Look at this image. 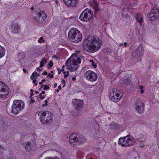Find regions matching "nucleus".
Here are the masks:
<instances>
[{"label": "nucleus", "instance_id": "45", "mask_svg": "<svg viewBox=\"0 0 159 159\" xmlns=\"http://www.w3.org/2000/svg\"><path fill=\"white\" fill-rule=\"evenodd\" d=\"M107 51L108 52V53H110L111 52V50L110 49H107Z\"/></svg>", "mask_w": 159, "mask_h": 159}, {"label": "nucleus", "instance_id": "55", "mask_svg": "<svg viewBox=\"0 0 159 159\" xmlns=\"http://www.w3.org/2000/svg\"><path fill=\"white\" fill-rule=\"evenodd\" d=\"M23 70L24 72L26 73V69L25 68L23 69Z\"/></svg>", "mask_w": 159, "mask_h": 159}, {"label": "nucleus", "instance_id": "1", "mask_svg": "<svg viewBox=\"0 0 159 159\" xmlns=\"http://www.w3.org/2000/svg\"><path fill=\"white\" fill-rule=\"evenodd\" d=\"M102 43L101 40L97 37L90 36L85 40L83 48L87 52L93 53L100 48Z\"/></svg>", "mask_w": 159, "mask_h": 159}, {"label": "nucleus", "instance_id": "36", "mask_svg": "<svg viewBox=\"0 0 159 159\" xmlns=\"http://www.w3.org/2000/svg\"><path fill=\"white\" fill-rule=\"evenodd\" d=\"M93 6L94 7V9H95V10H97L98 8V5L97 3H95L94 5H93Z\"/></svg>", "mask_w": 159, "mask_h": 159}, {"label": "nucleus", "instance_id": "34", "mask_svg": "<svg viewBox=\"0 0 159 159\" xmlns=\"http://www.w3.org/2000/svg\"><path fill=\"white\" fill-rule=\"evenodd\" d=\"M43 89L44 90L49 89H50V87L48 86V85L45 84L44 86Z\"/></svg>", "mask_w": 159, "mask_h": 159}, {"label": "nucleus", "instance_id": "46", "mask_svg": "<svg viewBox=\"0 0 159 159\" xmlns=\"http://www.w3.org/2000/svg\"><path fill=\"white\" fill-rule=\"evenodd\" d=\"M143 86L142 85L139 86V89L140 90H143Z\"/></svg>", "mask_w": 159, "mask_h": 159}, {"label": "nucleus", "instance_id": "49", "mask_svg": "<svg viewBox=\"0 0 159 159\" xmlns=\"http://www.w3.org/2000/svg\"><path fill=\"white\" fill-rule=\"evenodd\" d=\"M55 2L57 4H58L59 3V0H54Z\"/></svg>", "mask_w": 159, "mask_h": 159}, {"label": "nucleus", "instance_id": "18", "mask_svg": "<svg viewBox=\"0 0 159 159\" xmlns=\"http://www.w3.org/2000/svg\"><path fill=\"white\" fill-rule=\"evenodd\" d=\"M122 95H119V96H118V95H116L114 96L113 97H111L109 98L112 101L115 102H118L120 99L121 98Z\"/></svg>", "mask_w": 159, "mask_h": 159}, {"label": "nucleus", "instance_id": "17", "mask_svg": "<svg viewBox=\"0 0 159 159\" xmlns=\"http://www.w3.org/2000/svg\"><path fill=\"white\" fill-rule=\"evenodd\" d=\"M135 18L136 20L139 23H142L143 21V18L141 15L140 13H137L135 15Z\"/></svg>", "mask_w": 159, "mask_h": 159}, {"label": "nucleus", "instance_id": "39", "mask_svg": "<svg viewBox=\"0 0 159 159\" xmlns=\"http://www.w3.org/2000/svg\"><path fill=\"white\" fill-rule=\"evenodd\" d=\"M48 75L51 79H52L53 78V75H52V74H51L50 73L48 74Z\"/></svg>", "mask_w": 159, "mask_h": 159}, {"label": "nucleus", "instance_id": "33", "mask_svg": "<svg viewBox=\"0 0 159 159\" xmlns=\"http://www.w3.org/2000/svg\"><path fill=\"white\" fill-rule=\"evenodd\" d=\"M45 41L43 40V37H41L38 40V42L39 43H41L42 42H44Z\"/></svg>", "mask_w": 159, "mask_h": 159}, {"label": "nucleus", "instance_id": "20", "mask_svg": "<svg viewBox=\"0 0 159 159\" xmlns=\"http://www.w3.org/2000/svg\"><path fill=\"white\" fill-rule=\"evenodd\" d=\"M152 11H151L150 13H148L147 14V16L148 18H150V17H152V16H155L159 15V11H153V12H152Z\"/></svg>", "mask_w": 159, "mask_h": 159}, {"label": "nucleus", "instance_id": "7", "mask_svg": "<svg viewBox=\"0 0 159 159\" xmlns=\"http://www.w3.org/2000/svg\"><path fill=\"white\" fill-rule=\"evenodd\" d=\"M9 93V88L4 83L0 81V97H6Z\"/></svg>", "mask_w": 159, "mask_h": 159}, {"label": "nucleus", "instance_id": "63", "mask_svg": "<svg viewBox=\"0 0 159 159\" xmlns=\"http://www.w3.org/2000/svg\"><path fill=\"white\" fill-rule=\"evenodd\" d=\"M45 91H43L42 92V94H44L45 93Z\"/></svg>", "mask_w": 159, "mask_h": 159}, {"label": "nucleus", "instance_id": "2", "mask_svg": "<svg viewBox=\"0 0 159 159\" xmlns=\"http://www.w3.org/2000/svg\"><path fill=\"white\" fill-rule=\"evenodd\" d=\"M68 38L70 41L73 43H78L82 39V35L77 29L73 28L69 30Z\"/></svg>", "mask_w": 159, "mask_h": 159}, {"label": "nucleus", "instance_id": "38", "mask_svg": "<svg viewBox=\"0 0 159 159\" xmlns=\"http://www.w3.org/2000/svg\"><path fill=\"white\" fill-rule=\"evenodd\" d=\"M37 74V73L36 72L34 71L32 73V76L33 77H35Z\"/></svg>", "mask_w": 159, "mask_h": 159}, {"label": "nucleus", "instance_id": "19", "mask_svg": "<svg viewBox=\"0 0 159 159\" xmlns=\"http://www.w3.org/2000/svg\"><path fill=\"white\" fill-rule=\"evenodd\" d=\"M143 50L142 49V48L141 46H139L136 51V55L138 57L140 56L143 54Z\"/></svg>", "mask_w": 159, "mask_h": 159}, {"label": "nucleus", "instance_id": "9", "mask_svg": "<svg viewBox=\"0 0 159 159\" xmlns=\"http://www.w3.org/2000/svg\"><path fill=\"white\" fill-rule=\"evenodd\" d=\"M72 103L76 110V115L78 116L80 112L81 109L83 106V102L78 99H74L73 100Z\"/></svg>", "mask_w": 159, "mask_h": 159}, {"label": "nucleus", "instance_id": "59", "mask_svg": "<svg viewBox=\"0 0 159 159\" xmlns=\"http://www.w3.org/2000/svg\"><path fill=\"white\" fill-rule=\"evenodd\" d=\"M140 93L141 94H143L144 93V90L143 89L141 90Z\"/></svg>", "mask_w": 159, "mask_h": 159}, {"label": "nucleus", "instance_id": "31", "mask_svg": "<svg viewBox=\"0 0 159 159\" xmlns=\"http://www.w3.org/2000/svg\"><path fill=\"white\" fill-rule=\"evenodd\" d=\"M90 62H91V65L93 66L95 68H96L97 66V65L95 64V62L93 60H90Z\"/></svg>", "mask_w": 159, "mask_h": 159}, {"label": "nucleus", "instance_id": "21", "mask_svg": "<svg viewBox=\"0 0 159 159\" xmlns=\"http://www.w3.org/2000/svg\"><path fill=\"white\" fill-rule=\"evenodd\" d=\"M25 150L27 151H30V150H31V143L30 142H27L25 146Z\"/></svg>", "mask_w": 159, "mask_h": 159}, {"label": "nucleus", "instance_id": "30", "mask_svg": "<svg viewBox=\"0 0 159 159\" xmlns=\"http://www.w3.org/2000/svg\"><path fill=\"white\" fill-rule=\"evenodd\" d=\"M76 58L77 57H74V59H75V60H76V64H77V63H78V64H80L81 62V59L80 57H77V58L75 59V58Z\"/></svg>", "mask_w": 159, "mask_h": 159}, {"label": "nucleus", "instance_id": "5", "mask_svg": "<svg viewBox=\"0 0 159 159\" xmlns=\"http://www.w3.org/2000/svg\"><path fill=\"white\" fill-rule=\"evenodd\" d=\"M118 144L121 145L122 146L126 147L133 146L135 143V139L130 135H128L123 138H121L119 139Z\"/></svg>", "mask_w": 159, "mask_h": 159}, {"label": "nucleus", "instance_id": "43", "mask_svg": "<svg viewBox=\"0 0 159 159\" xmlns=\"http://www.w3.org/2000/svg\"><path fill=\"white\" fill-rule=\"evenodd\" d=\"M62 83H63L64 84L63 86V87H64L65 86V81L64 80H62L61 81Z\"/></svg>", "mask_w": 159, "mask_h": 159}, {"label": "nucleus", "instance_id": "64", "mask_svg": "<svg viewBox=\"0 0 159 159\" xmlns=\"http://www.w3.org/2000/svg\"><path fill=\"white\" fill-rule=\"evenodd\" d=\"M30 91L31 92V93H33L34 92V90L32 89L30 90Z\"/></svg>", "mask_w": 159, "mask_h": 159}, {"label": "nucleus", "instance_id": "58", "mask_svg": "<svg viewBox=\"0 0 159 159\" xmlns=\"http://www.w3.org/2000/svg\"><path fill=\"white\" fill-rule=\"evenodd\" d=\"M39 84L41 85H43V83H42L41 81L40 82H39Z\"/></svg>", "mask_w": 159, "mask_h": 159}, {"label": "nucleus", "instance_id": "57", "mask_svg": "<svg viewBox=\"0 0 159 159\" xmlns=\"http://www.w3.org/2000/svg\"><path fill=\"white\" fill-rule=\"evenodd\" d=\"M32 75H31V77H30V79H31V80H34V79H35V78H34V77H32Z\"/></svg>", "mask_w": 159, "mask_h": 159}, {"label": "nucleus", "instance_id": "4", "mask_svg": "<svg viewBox=\"0 0 159 159\" xmlns=\"http://www.w3.org/2000/svg\"><path fill=\"white\" fill-rule=\"evenodd\" d=\"M69 141L73 145H77L83 144L86 139L82 135L77 133L72 134L69 136Z\"/></svg>", "mask_w": 159, "mask_h": 159}, {"label": "nucleus", "instance_id": "50", "mask_svg": "<svg viewBox=\"0 0 159 159\" xmlns=\"http://www.w3.org/2000/svg\"><path fill=\"white\" fill-rule=\"evenodd\" d=\"M43 85H41L40 88L39 89V91L41 90L42 89V88L43 87Z\"/></svg>", "mask_w": 159, "mask_h": 159}, {"label": "nucleus", "instance_id": "22", "mask_svg": "<svg viewBox=\"0 0 159 159\" xmlns=\"http://www.w3.org/2000/svg\"><path fill=\"white\" fill-rule=\"evenodd\" d=\"M130 79L128 77H126L123 80V83L126 86H128L130 84Z\"/></svg>", "mask_w": 159, "mask_h": 159}, {"label": "nucleus", "instance_id": "3", "mask_svg": "<svg viewBox=\"0 0 159 159\" xmlns=\"http://www.w3.org/2000/svg\"><path fill=\"white\" fill-rule=\"evenodd\" d=\"M38 116L41 122L43 124L50 123L52 121V115L48 111H41L38 113Z\"/></svg>", "mask_w": 159, "mask_h": 159}, {"label": "nucleus", "instance_id": "12", "mask_svg": "<svg viewBox=\"0 0 159 159\" xmlns=\"http://www.w3.org/2000/svg\"><path fill=\"white\" fill-rule=\"evenodd\" d=\"M74 57H76V54H74L69 58L66 61V65L68 66H72V64L74 66H77L76 60L74 59Z\"/></svg>", "mask_w": 159, "mask_h": 159}, {"label": "nucleus", "instance_id": "15", "mask_svg": "<svg viewBox=\"0 0 159 159\" xmlns=\"http://www.w3.org/2000/svg\"><path fill=\"white\" fill-rule=\"evenodd\" d=\"M85 11H83V12L80 14V17L79 19L83 21H88L87 18L88 17V13L87 12H85Z\"/></svg>", "mask_w": 159, "mask_h": 159}, {"label": "nucleus", "instance_id": "40", "mask_svg": "<svg viewBox=\"0 0 159 159\" xmlns=\"http://www.w3.org/2000/svg\"><path fill=\"white\" fill-rule=\"evenodd\" d=\"M57 70L58 71V74H60L61 73V70L59 68H57Z\"/></svg>", "mask_w": 159, "mask_h": 159}, {"label": "nucleus", "instance_id": "6", "mask_svg": "<svg viewBox=\"0 0 159 159\" xmlns=\"http://www.w3.org/2000/svg\"><path fill=\"white\" fill-rule=\"evenodd\" d=\"M24 102L21 100H14L11 107L12 112L14 114H18L19 111L24 108Z\"/></svg>", "mask_w": 159, "mask_h": 159}, {"label": "nucleus", "instance_id": "14", "mask_svg": "<svg viewBox=\"0 0 159 159\" xmlns=\"http://www.w3.org/2000/svg\"><path fill=\"white\" fill-rule=\"evenodd\" d=\"M65 4L68 7H74L76 6L78 0H63Z\"/></svg>", "mask_w": 159, "mask_h": 159}, {"label": "nucleus", "instance_id": "56", "mask_svg": "<svg viewBox=\"0 0 159 159\" xmlns=\"http://www.w3.org/2000/svg\"><path fill=\"white\" fill-rule=\"evenodd\" d=\"M58 89L61 90V87L60 85H59L58 86Z\"/></svg>", "mask_w": 159, "mask_h": 159}, {"label": "nucleus", "instance_id": "48", "mask_svg": "<svg viewBox=\"0 0 159 159\" xmlns=\"http://www.w3.org/2000/svg\"><path fill=\"white\" fill-rule=\"evenodd\" d=\"M44 98H45V95H44L43 96H42V97H40V98L41 99H43Z\"/></svg>", "mask_w": 159, "mask_h": 159}, {"label": "nucleus", "instance_id": "25", "mask_svg": "<svg viewBox=\"0 0 159 159\" xmlns=\"http://www.w3.org/2000/svg\"><path fill=\"white\" fill-rule=\"evenodd\" d=\"M47 62V60L45 58H43L40 62L39 67L42 68L43 67L44 64H45Z\"/></svg>", "mask_w": 159, "mask_h": 159}, {"label": "nucleus", "instance_id": "44", "mask_svg": "<svg viewBox=\"0 0 159 159\" xmlns=\"http://www.w3.org/2000/svg\"><path fill=\"white\" fill-rule=\"evenodd\" d=\"M42 74L46 75L48 74V73L45 71H44L42 73Z\"/></svg>", "mask_w": 159, "mask_h": 159}, {"label": "nucleus", "instance_id": "29", "mask_svg": "<svg viewBox=\"0 0 159 159\" xmlns=\"http://www.w3.org/2000/svg\"><path fill=\"white\" fill-rule=\"evenodd\" d=\"M3 125V128H4L6 129L8 127V122L7 121H2Z\"/></svg>", "mask_w": 159, "mask_h": 159}, {"label": "nucleus", "instance_id": "8", "mask_svg": "<svg viewBox=\"0 0 159 159\" xmlns=\"http://www.w3.org/2000/svg\"><path fill=\"white\" fill-rule=\"evenodd\" d=\"M84 77L87 80L91 82H94L97 80L98 75L93 71L89 70L84 73Z\"/></svg>", "mask_w": 159, "mask_h": 159}, {"label": "nucleus", "instance_id": "53", "mask_svg": "<svg viewBox=\"0 0 159 159\" xmlns=\"http://www.w3.org/2000/svg\"><path fill=\"white\" fill-rule=\"evenodd\" d=\"M57 86V83H55L54 84V88H56Z\"/></svg>", "mask_w": 159, "mask_h": 159}, {"label": "nucleus", "instance_id": "11", "mask_svg": "<svg viewBox=\"0 0 159 159\" xmlns=\"http://www.w3.org/2000/svg\"><path fill=\"white\" fill-rule=\"evenodd\" d=\"M47 17V15L44 12L41 11L38 12L36 15L35 20L37 23H42L44 21Z\"/></svg>", "mask_w": 159, "mask_h": 159}, {"label": "nucleus", "instance_id": "54", "mask_svg": "<svg viewBox=\"0 0 159 159\" xmlns=\"http://www.w3.org/2000/svg\"><path fill=\"white\" fill-rule=\"evenodd\" d=\"M46 81V80L45 79H43L42 80H41V82L43 83V82H45V81Z\"/></svg>", "mask_w": 159, "mask_h": 159}, {"label": "nucleus", "instance_id": "16", "mask_svg": "<svg viewBox=\"0 0 159 159\" xmlns=\"http://www.w3.org/2000/svg\"><path fill=\"white\" fill-rule=\"evenodd\" d=\"M120 91L116 89H114L111 90V92H110L109 95V98L113 97L114 96L118 95V96L120 95Z\"/></svg>", "mask_w": 159, "mask_h": 159}, {"label": "nucleus", "instance_id": "13", "mask_svg": "<svg viewBox=\"0 0 159 159\" xmlns=\"http://www.w3.org/2000/svg\"><path fill=\"white\" fill-rule=\"evenodd\" d=\"M11 32L14 34H18L20 32V26L17 23H13L11 25Z\"/></svg>", "mask_w": 159, "mask_h": 159}, {"label": "nucleus", "instance_id": "47", "mask_svg": "<svg viewBox=\"0 0 159 159\" xmlns=\"http://www.w3.org/2000/svg\"><path fill=\"white\" fill-rule=\"evenodd\" d=\"M68 76H69V74H65V75H64V77L65 78H66Z\"/></svg>", "mask_w": 159, "mask_h": 159}, {"label": "nucleus", "instance_id": "42", "mask_svg": "<svg viewBox=\"0 0 159 159\" xmlns=\"http://www.w3.org/2000/svg\"><path fill=\"white\" fill-rule=\"evenodd\" d=\"M36 80H33V82L34 84H35V86H36L38 85L37 83H36Z\"/></svg>", "mask_w": 159, "mask_h": 159}, {"label": "nucleus", "instance_id": "24", "mask_svg": "<svg viewBox=\"0 0 159 159\" xmlns=\"http://www.w3.org/2000/svg\"><path fill=\"white\" fill-rule=\"evenodd\" d=\"M5 52V49L4 48L0 45V58L4 55Z\"/></svg>", "mask_w": 159, "mask_h": 159}, {"label": "nucleus", "instance_id": "51", "mask_svg": "<svg viewBox=\"0 0 159 159\" xmlns=\"http://www.w3.org/2000/svg\"><path fill=\"white\" fill-rule=\"evenodd\" d=\"M40 68H39V67H38L36 68V70H37L38 71H40Z\"/></svg>", "mask_w": 159, "mask_h": 159}, {"label": "nucleus", "instance_id": "23", "mask_svg": "<svg viewBox=\"0 0 159 159\" xmlns=\"http://www.w3.org/2000/svg\"><path fill=\"white\" fill-rule=\"evenodd\" d=\"M110 126L111 129H116L119 128V125H117L116 123L114 122H111L110 124Z\"/></svg>", "mask_w": 159, "mask_h": 159}, {"label": "nucleus", "instance_id": "26", "mask_svg": "<svg viewBox=\"0 0 159 159\" xmlns=\"http://www.w3.org/2000/svg\"><path fill=\"white\" fill-rule=\"evenodd\" d=\"M93 17V12L92 11H88V21L91 20Z\"/></svg>", "mask_w": 159, "mask_h": 159}, {"label": "nucleus", "instance_id": "37", "mask_svg": "<svg viewBox=\"0 0 159 159\" xmlns=\"http://www.w3.org/2000/svg\"><path fill=\"white\" fill-rule=\"evenodd\" d=\"M45 159H59L57 158V157H55V158H52L51 157H46Z\"/></svg>", "mask_w": 159, "mask_h": 159}, {"label": "nucleus", "instance_id": "32", "mask_svg": "<svg viewBox=\"0 0 159 159\" xmlns=\"http://www.w3.org/2000/svg\"><path fill=\"white\" fill-rule=\"evenodd\" d=\"M53 65V62L51 61H50L48 64V65L49 66L48 67V69L52 67Z\"/></svg>", "mask_w": 159, "mask_h": 159}, {"label": "nucleus", "instance_id": "35", "mask_svg": "<svg viewBox=\"0 0 159 159\" xmlns=\"http://www.w3.org/2000/svg\"><path fill=\"white\" fill-rule=\"evenodd\" d=\"M44 102H45V104H43V105H42V107H44L45 106H48V101L47 100H45L44 101Z\"/></svg>", "mask_w": 159, "mask_h": 159}, {"label": "nucleus", "instance_id": "60", "mask_svg": "<svg viewBox=\"0 0 159 159\" xmlns=\"http://www.w3.org/2000/svg\"><path fill=\"white\" fill-rule=\"evenodd\" d=\"M72 80L73 81H75L76 80V78L75 77H73L72 78Z\"/></svg>", "mask_w": 159, "mask_h": 159}, {"label": "nucleus", "instance_id": "28", "mask_svg": "<svg viewBox=\"0 0 159 159\" xmlns=\"http://www.w3.org/2000/svg\"><path fill=\"white\" fill-rule=\"evenodd\" d=\"M159 15L155 16H154L150 17L149 18V20L151 21H153L155 20L157 18V17Z\"/></svg>", "mask_w": 159, "mask_h": 159}, {"label": "nucleus", "instance_id": "41", "mask_svg": "<svg viewBox=\"0 0 159 159\" xmlns=\"http://www.w3.org/2000/svg\"><path fill=\"white\" fill-rule=\"evenodd\" d=\"M35 102V101L34 99H33L32 98H31V101L30 102V103H33Z\"/></svg>", "mask_w": 159, "mask_h": 159}, {"label": "nucleus", "instance_id": "52", "mask_svg": "<svg viewBox=\"0 0 159 159\" xmlns=\"http://www.w3.org/2000/svg\"><path fill=\"white\" fill-rule=\"evenodd\" d=\"M52 57H55L56 59H58L59 58V57H57L56 55L53 56Z\"/></svg>", "mask_w": 159, "mask_h": 159}, {"label": "nucleus", "instance_id": "10", "mask_svg": "<svg viewBox=\"0 0 159 159\" xmlns=\"http://www.w3.org/2000/svg\"><path fill=\"white\" fill-rule=\"evenodd\" d=\"M136 109L137 112L140 114L143 113L144 111V103L139 99H137L135 102Z\"/></svg>", "mask_w": 159, "mask_h": 159}, {"label": "nucleus", "instance_id": "61", "mask_svg": "<svg viewBox=\"0 0 159 159\" xmlns=\"http://www.w3.org/2000/svg\"><path fill=\"white\" fill-rule=\"evenodd\" d=\"M124 44L125 45V47H126V45H127V43L126 42H125L124 43Z\"/></svg>", "mask_w": 159, "mask_h": 159}, {"label": "nucleus", "instance_id": "27", "mask_svg": "<svg viewBox=\"0 0 159 159\" xmlns=\"http://www.w3.org/2000/svg\"><path fill=\"white\" fill-rule=\"evenodd\" d=\"M72 66H70V70L71 71H76L77 69H78V67L76 66L75 67V66L73 65L72 64H71Z\"/></svg>", "mask_w": 159, "mask_h": 159}, {"label": "nucleus", "instance_id": "62", "mask_svg": "<svg viewBox=\"0 0 159 159\" xmlns=\"http://www.w3.org/2000/svg\"><path fill=\"white\" fill-rule=\"evenodd\" d=\"M34 95V93H30V95L31 96H33Z\"/></svg>", "mask_w": 159, "mask_h": 159}]
</instances>
